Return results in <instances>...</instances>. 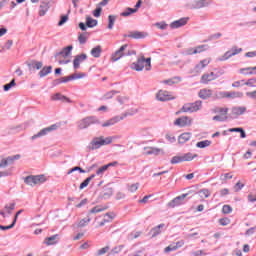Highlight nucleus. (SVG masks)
I'll return each instance as SVG.
<instances>
[{
  "mask_svg": "<svg viewBox=\"0 0 256 256\" xmlns=\"http://www.w3.org/2000/svg\"><path fill=\"white\" fill-rule=\"evenodd\" d=\"M91 125H101V121L97 116H88L77 122V128L80 131H83V129H89Z\"/></svg>",
  "mask_w": 256,
  "mask_h": 256,
  "instance_id": "obj_1",
  "label": "nucleus"
},
{
  "mask_svg": "<svg viewBox=\"0 0 256 256\" xmlns=\"http://www.w3.org/2000/svg\"><path fill=\"white\" fill-rule=\"evenodd\" d=\"M213 4V0H194L187 4L188 9H205Z\"/></svg>",
  "mask_w": 256,
  "mask_h": 256,
  "instance_id": "obj_2",
  "label": "nucleus"
},
{
  "mask_svg": "<svg viewBox=\"0 0 256 256\" xmlns=\"http://www.w3.org/2000/svg\"><path fill=\"white\" fill-rule=\"evenodd\" d=\"M202 105L203 102L201 100H197L196 102L185 104L182 107V111L184 113H195L201 109Z\"/></svg>",
  "mask_w": 256,
  "mask_h": 256,
  "instance_id": "obj_3",
  "label": "nucleus"
},
{
  "mask_svg": "<svg viewBox=\"0 0 256 256\" xmlns=\"http://www.w3.org/2000/svg\"><path fill=\"white\" fill-rule=\"evenodd\" d=\"M243 51V48H238L237 46H233L230 50L226 51L224 55L218 58V61H227L231 59V57H235V55H239Z\"/></svg>",
  "mask_w": 256,
  "mask_h": 256,
  "instance_id": "obj_4",
  "label": "nucleus"
},
{
  "mask_svg": "<svg viewBox=\"0 0 256 256\" xmlns=\"http://www.w3.org/2000/svg\"><path fill=\"white\" fill-rule=\"evenodd\" d=\"M59 129V125L57 124H52L49 127H46L42 130H40L37 134L33 135L31 137L32 141H35V139H39L41 137H45V135H48V133H51V131H57Z\"/></svg>",
  "mask_w": 256,
  "mask_h": 256,
  "instance_id": "obj_5",
  "label": "nucleus"
},
{
  "mask_svg": "<svg viewBox=\"0 0 256 256\" xmlns=\"http://www.w3.org/2000/svg\"><path fill=\"white\" fill-rule=\"evenodd\" d=\"M24 183H26V185H30L31 187H33L35 185H38V183H45V176H27L26 178H24Z\"/></svg>",
  "mask_w": 256,
  "mask_h": 256,
  "instance_id": "obj_6",
  "label": "nucleus"
},
{
  "mask_svg": "<svg viewBox=\"0 0 256 256\" xmlns=\"http://www.w3.org/2000/svg\"><path fill=\"white\" fill-rule=\"evenodd\" d=\"M103 146H104L103 136H100V137H95L92 139V141L88 145V149H89V151H95L97 149H101V147H103Z\"/></svg>",
  "mask_w": 256,
  "mask_h": 256,
  "instance_id": "obj_7",
  "label": "nucleus"
},
{
  "mask_svg": "<svg viewBox=\"0 0 256 256\" xmlns=\"http://www.w3.org/2000/svg\"><path fill=\"white\" fill-rule=\"evenodd\" d=\"M247 111V107L245 106H234L231 109V117L232 119H239L240 115H244Z\"/></svg>",
  "mask_w": 256,
  "mask_h": 256,
  "instance_id": "obj_8",
  "label": "nucleus"
},
{
  "mask_svg": "<svg viewBox=\"0 0 256 256\" xmlns=\"http://www.w3.org/2000/svg\"><path fill=\"white\" fill-rule=\"evenodd\" d=\"M219 75L215 74V72H211L210 74H203L201 76L200 83L203 85H208V83H211V81H215V79H218Z\"/></svg>",
  "mask_w": 256,
  "mask_h": 256,
  "instance_id": "obj_9",
  "label": "nucleus"
},
{
  "mask_svg": "<svg viewBox=\"0 0 256 256\" xmlns=\"http://www.w3.org/2000/svg\"><path fill=\"white\" fill-rule=\"evenodd\" d=\"M127 47H129V45L124 44L120 47L119 50H117L114 54H112V61H119V59H121V57H125V51H127Z\"/></svg>",
  "mask_w": 256,
  "mask_h": 256,
  "instance_id": "obj_10",
  "label": "nucleus"
},
{
  "mask_svg": "<svg viewBox=\"0 0 256 256\" xmlns=\"http://www.w3.org/2000/svg\"><path fill=\"white\" fill-rule=\"evenodd\" d=\"M156 99L158 101H172L173 99H175V97L171 96V93H169V91L160 90L156 94Z\"/></svg>",
  "mask_w": 256,
  "mask_h": 256,
  "instance_id": "obj_11",
  "label": "nucleus"
},
{
  "mask_svg": "<svg viewBox=\"0 0 256 256\" xmlns=\"http://www.w3.org/2000/svg\"><path fill=\"white\" fill-rule=\"evenodd\" d=\"M187 195L189 194H182L180 196H177L176 198H174L172 201H170L168 203V207H179V205H183V201H185V198L187 197Z\"/></svg>",
  "mask_w": 256,
  "mask_h": 256,
  "instance_id": "obj_12",
  "label": "nucleus"
},
{
  "mask_svg": "<svg viewBox=\"0 0 256 256\" xmlns=\"http://www.w3.org/2000/svg\"><path fill=\"white\" fill-rule=\"evenodd\" d=\"M145 57L142 56L137 60V62H134L131 64V69H134V71H143L145 69Z\"/></svg>",
  "mask_w": 256,
  "mask_h": 256,
  "instance_id": "obj_13",
  "label": "nucleus"
},
{
  "mask_svg": "<svg viewBox=\"0 0 256 256\" xmlns=\"http://www.w3.org/2000/svg\"><path fill=\"white\" fill-rule=\"evenodd\" d=\"M71 51H73V45H69L65 48H63L60 52H57L54 57L55 59H59V57H69L71 55Z\"/></svg>",
  "mask_w": 256,
  "mask_h": 256,
  "instance_id": "obj_14",
  "label": "nucleus"
},
{
  "mask_svg": "<svg viewBox=\"0 0 256 256\" xmlns=\"http://www.w3.org/2000/svg\"><path fill=\"white\" fill-rule=\"evenodd\" d=\"M198 96L200 97V99H203L204 101H206V99L213 98V90L203 88L198 92Z\"/></svg>",
  "mask_w": 256,
  "mask_h": 256,
  "instance_id": "obj_15",
  "label": "nucleus"
},
{
  "mask_svg": "<svg viewBox=\"0 0 256 256\" xmlns=\"http://www.w3.org/2000/svg\"><path fill=\"white\" fill-rule=\"evenodd\" d=\"M189 21V17L180 18L179 20H175L170 24V27L172 29H179V27H184V25H187V22Z\"/></svg>",
  "mask_w": 256,
  "mask_h": 256,
  "instance_id": "obj_16",
  "label": "nucleus"
},
{
  "mask_svg": "<svg viewBox=\"0 0 256 256\" xmlns=\"http://www.w3.org/2000/svg\"><path fill=\"white\" fill-rule=\"evenodd\" d=\"M14 210H15V203L6 204L3 210L0 211V215H2L3 218L5 219L7 215H11Z\"/></svg>",
  "mask_w": 256,
  "mask_h": 256,
  "instance_id": "obj_17",
  "label": "nucleus"
},
{
  "mask_svg": "<svg viewBox=\"0 0 256 256\" xmlns=\"http://www.w3.org/2000/svg\"><path fill=\"white\" fill-rule=\"evenodd\" d=\"M86 60H87V54H80L75 56L73 60L74 69H79L81 63H83V61H86Z\"/></svg>",
  "mask_w": 256,
  "mask_h": 256,
  "instance_id": "obj_18",
  "label": "nucleus"
},
{
  "mask_svg": "<svg viewBox=\"0 0 256 256\" xmlns=\"http://www.w3.org/2000/svg\"><path fill=\"white\" fill-rule=\"evenodd\" d=\"M119 121H123V117L121 116H114L113 118L107 120L102 124V127H113V125H116V123H119Z\"/></svg>",
  "mask_w": 256,
  "mask_h": 256,
  "instance_id": "obj_19",
  "label": "nucleus"
},
{
  "mask_svg": "<svg viewBox=\"0 0 256 256\" xmlns=\"http://www.w3.org/2000/svg\"><path fill=\"white\" fill-rule=\"evenodd\" d=\"M51 100L52 101H62V103H73V101H71V99L67 98V96L61 94V93H56L54 95L51 96Z\"/></svg>",
  "mask_w": 256,
  "mask_h": 256,
  "instance_id": "obj_20",
  "label": "nucleus"
},
{
  "mask_svg": "<svg viewBox=\"0 0 256 256\" xmlns=\"http://www.w3.org/2000/svg\"><path fill=\"white\" fill-rule=\"evenodd\" d=\"M210 63H211V58L201 60L199 64L195 66L196 73H201V71H203V69H205V67H207V65H209Z\"/></svg>",
  "mask_w": 256,
  "mask_h": 256,
  "instance_id": "obj_21",
  "label": "nucleus"
},
{
  "mask_svg": "<svg viewBox=\"0 0 256 256\" xmlns=\"http://www.w3.org/2000/svg\"><path fill=\"white\" fill-rule=\"evenodd\" d=\"M174 125H178V127H187V125H191V120L189 117H181L176 119Z\"/></svg>",
  "mask_w": 256,
  "mask_h": 256,
  "instance_id": "obj_22",
  "label": "nucleus"
},
{
  "mask_svg": "<svg viewBox=\"0 0 256 256\" xmlns=\"http://www.w3.org/2000/svg\"><path fill=\"white\" fill-rule=\"evenodd\" d=\"M124 37H129L130 39H145V33L139 31L129 32V34H125Z\"/></svg>",
  "mask_w": 256,
  "mask_h": 256,
  "instance_id": "obj_23",
  "label": "nucleus"
},
{
  "mask_svg": "<svg viewBox=\"0 0 256 256\" xmlns=\"http://www.w3.org/2000/svg\"><path fill=\"white\" fill-rule=\"evenodd\" d=\"M144 151L146 155H159V153H164L163 149L161 148H155V147H145Z\"/></svg>",
  "mask_w": 256,
  "mask_h": 256,
  "instance_id": "obj_24",
  "label": "nucleus"
},
{
  "mask_svg": "<svg viewBox=\"0 0 256 256\" xmlns=\"http://www.w3.org/2000/svg\"><path fill=\"white\" fill-rule=\"evenodd\" d=\"M59 242V235L55 234L50 237H47L44 241L46 245H56Z\"/></svg>",
  "mask_w": 256,
  "mask_h": 256,
  "instance_id": "obj_25",
  "label": "nucleus"
},
{
  "mask_svg": "<svg viewBox=\"0 0 256 256\" xmlns=\"http://www.w3.org/2000/svg\"><path fill=\"white\" fill-rule=\"evenodd\" d=\"M165 228V224L162 223V224H159L158 226L154 227L151 229V233H152V237H157V235H161V229H164Z\"/></svg>",
  "mask_w": 256,
  "mask_h": 256,
  "instance_id": "obj_26",
  "label": "nucleus"
},
{
  "mask_svg": "<svg viewBox=\"0 0 256 256\" xmlns=\"http://www.w3.org/2000/svg\"><path fill=\"white\" fill-rule=\"evenodd\" d=\"M243 97L242 92H227L225 91V98L227 99H237Z\"/></svg>",
  "mask_w": 256,
  "mask_h": 256,
  "instance_id": "obj_27",
  "label": "nucleus"
},
{
  "mask_svg": "<svg viewBox=\"0 0 256 256\" xmlns=\"http://www.w3.org/2000/svg\"><path fill=\"white\" fill-rule=\"evenodd\" d=\"M27 65H28V68L30 69V71H31V69L39 70V69H42L43 62L33 60V61L29 62Z\"/></svg>",
  "mask_w": 256,
  "mask_h": 256,
  "instance_id": "obj_28",
  "label": "nucleus"
},
{
  "mask_svg": "<svg viewBox=\"0 0 256 256\" xmlns=\"http://www.w3.org/2000/svg\"><path fill=\"white\" fill-rule=\"evenodd\" d=\"M189 139H191V133L189 132L183 133L178 137V143L183 145L184 143H187Z\"/></svg>",
  "mask_w": 256,
  "mask_h": 256,
  "instance_id": "obj_29",
  "label": "nucleus"
},
{
  "mask_svg": "<svg viewBox=\"0 0 256 256\" xmlns=\"http://www.w3.org/2000/svg\"><path fill=\"white\" fill-rule=\"evenodd\" d=\"M51 71H53L52 66H45L40 70L39 77H41V78L47 77V75H49V73H51Z\"/></svg>",
  "mask_w": 256,
  "mask_h": 256,
  "instance_id": "obj_30",
  "label": "nucleus"
},
{
  "mask_svg": "<svg viewBox=\"0 0 256 256\" xmlns=\"http://www.w3.org/2000/svg\"><path fill=\"white\" fill-rule=\"evenodd\" d=\"M102 49H101V46H96L94 47L92 50H91V55L92 57H95V59H99V57H101V53H102Z\"/></svg>",
  "mask_w": 256,
  "mask_h": 256,
  "instance_id": "obj_31",
  "label": "nucleus"
},
{
  "mask_svg": "<svg viewBox=\"0 0 256 256\" xmlns=\"http://www.w3.org/2000/svg\"><path fill=\"white\" fill-rule=\"evenodd\" d=\"M49 11V4L42 2L40 5L39 15L40 17L45 16V14Z\"/></svg>",
  "mask_w": 256,
  "mask_h": 256,
  "instance_id": "obj_32",
  "label": "nucleus"
},
{
  "mask_svg": "<svg viewBox=\"0 0 256 256\" xmlns=\"http://www.w3.org/2000/svg\"><path fill=\"white\" fill-rule=\"evenodd\" d=\"M97 23V20L93 19L92 17H86V26L90 29H93V27H97Z\"/></svg>",
  "mask_w": 256,
  "mask_h": 256,
  "instance_id": "obj_33",
  "label": "nucleus"
},
{
  "mask_svg": "<svg viewBox=\"0 0 256 256\" xmlns=\"http://www.w3.org/2000/svg\"><path fill=\"white\" fill-rule=\"evenodd\" d=\"M212 99L217 101V99H225V91H213Z\"/></svg>",
  "mask_w": 256,
  "mask_h": 256,
  "instance_id": "obj_34",
  "label": "nucleus"
},
{
  "mask_svg": "<svg viewBox=\"0 0 256 256\" xmlns=\"http://www.w3.org/2000/svg\"><path fill=\"white\" fill-rule=\"evenodd\" d=\"M93 179H95V174H92L90 177L86 178L81 184L79 189L83 190L85 189V187H87L89 185V183H91V181H93Z\"/></svg>",
  "mask_w": 256,
  "mask_h": 256,
  "instance_id": "obj_35",
  "label": "nucleus"
},
{
  "mask_svg": "<svg viewBox=\"0 0 256 256\" xmlns=\"http://www.w3.org/2000/svg\"><path fill=\"white\" fill-rule=\"evenodd\" d=\"M133 13H137V9L134 8H126L120 15L121 17H129L133 15Z\"/></svg>",
  "mask_w": 256,
  "mask_h": 256,
  "instance_id": "obj_36",
  "label": "nucleus"
},
{
  "mask_svg": "<svg viewBox=\"0 0 256 256\" xmlns=\"http://www.w3.org/2000/svg\"><path fill=\"white\" fill-rule=\"evenodd\" d=\"M210 145H211L210 140H203V141L196 143V147H198V149H205L206 147H209Z\"/></svg>",
  "mask_w": 256,
  "mask_h": 256,
  "instance_id": "obj_37",
  "label": "nucleus"
},
{
  "mask_svg": "<svg viewBox=\"0 0 256 256\" xmlns=\"http://www.w3.org/2000/svg\"><path fill=\"white\" fill-rule=\"evenodd\" d=\"M181 77H174L172 79L169 80H164L163 83L165 85H175V83H181Z\"/></svg>",
  "mask_w": 256,
  "mask_h": 256,
  "instance_id": "obj_38",
  "label": "nucleus"
},
{
  "mask_svg": "<svg viewBox=\"0 0 256 256\" xmlns=\"http://www.w3.org/2000/svg\"><path fill=\"white\" fill-rule=\"evenodd\" d=\"M209 46L207 44L199 45L196 48H194V53H203V51H208Z\"/></svg>",
  "mask_w": 256,
  "mask_h": 256,
  "instance_id": "obj_39",
  "label": "nucleus"
},
{
  "mask_svg": "<svg viewBox=\"0 0 256 256\" xmlns=\"http://www.w3.org/2000/svg\"><path fill=\"white\" fill-rule=\"evenodd\" d=\"M115 21H117V16L115 15L108 16V29H113V26L115 25Z\"/></svg>",
  "mask_w": 256,
  "mask_h": 256,
  "instance_id": "obj_40",
  "label": "nucleus"
},
{
  "mask_svg": "<svg viewBox=\"0 0 256 256\" xmlns=\"http://www.w3.org/2000/svg\"><path fill=\"white\" fill-rule=\"evenodd\" d=\"M89 223H91V218H89V217L84 218L78 222L77 227H79V228L87 227V225H89Z\"/></svg>",
  "mask_w": 256,
  "mask_h": 256,
  "instance_id": "obj_41",
  "label": "nucleus"
},
{
  "mask_svg": "<svg viewBox=\"0 0 256 256\" xmlns=\"http://www.w3.org/2000/svg\"><path fill=\"white\" fill-rule=\"evenodd\" d=\"M19 159H21V155L16 154L14 156L7 157L6 161L8 162V165H13V163Z\"/></svg>",
  "mask_w": 256,
  "mask_h": 256,
  "instance_id": "obj_42",
  "label": "nucleus"
},
{
  "mask_svg": "<svg viewBox=\"0 0 256 256\" xmlns=\"http://www.w3.org/2000/svg\"><path fill=\"white\" fill-rule=\"evenodd\" d=\"M119 94V91L116 90H111L109 92H107L104 96L103 99L107 100V99H113V97H115V95Z\"/></svg>",
  "mask_w": 256,
  "mask_h": 256,
  "instance_id": "obj_43",
  "label": "nucleus"
},
{
  "mask_svg": "<svg viewBox=\"0 0 256 256\" xmlns=\"http://www.w3.org/2000/svg\"><path fill=\"white\" fill-rule=\"evenodd\" d=\"M195 157H197V154H193L189 152L182 156V161H193Z\"/></svg>",
  "mask_w": 256,
  "mask_h": 256,
  "instance_id": "obj_44",
  "label": "nucleus"
},
{
  "mask_svg": "<svg viewBox=\"0 0 256 256\" xmlns=\"http://www.w3.org/2000/svg\"><path fill=\"white\" fill-rule=\"evenodd\" d=\"M138 112H139L138 109H130V110L126 111L124 114H122L120 117H123V119H125V117L136 115V113H138Z\"/></svg>",
  "mask_w": 256,
  "mask_h": 256,
  "instance_id": "obj_45",
  "label": "nucleus"
},
{
  "mask_svg": "<svg viewBox=\"0 0 256 256\" xmlns=\"http://www.w3.org/2000/svg\"><path fill=\"white\" fill-rule=\"evenodd\" d=\"M214 113H220V115H227L229 113V108H221V107H216L214 108Z\"/></svg>",
  "mask_w": 256,
  "mask_h": 256,
  "instance_id": "obj_46",
  "label": "nucleus"
},
{
  "mask_svg": "<svg viewBox=\"0 0 256 256\" xmlns=\"http://www.w3.org/2000/svg\"><path fill=\"white\" fill-rule=\"evenodd\" d=\"M245 71H249V75H256V66L240 69V73H245Z\"/></svg>",
  "mask_w": 256,
  "mask_h": 256,
  "instance_id": "obj_47",
  "label": "nucleus"
},
{
  "mask_svg": "<svg viewBox=\"0 0 256 256\" xmlns=\"http://www.w3.org/2000/svg\"><path fill=\"white\" fill-rule=\"evenodd\" d=\"M170 163L172 165H177V163H183V156H174V157H172Z\"/></svg>",
  "mask_w": 256,
  "mask_h": 256,
  "instance_id": "obj_48",
  "label": "nucleus"
},
{
  "mask_svg": "<svg viewBox=\"0 0 256 256\" xmlns=\"http://www.w3.org/2000/svg\"><path fill=\"white\" fill-rule=\"evenodd\" d=\"M15 85H16L15 79H12V80L10 81V83L5 84V85L3 86V89H4V91H10L12 87H15Z\"/></svg>",
  "mask_w": 256,
  "mask_h": 256,
  "instance_id": "obj_49",
  "label": "nucleus"
},
{
  "mask_svg": "<svg viewBox=\"0 0 256 256\" xmlns=\"http://www.w3.org/2000/svg\"><path fill=\"white\" fill-rule=\"evenodd\" d=\"M155 27H157L158 29H161V31H165V29H167V27H169V24H167L165 22H157V23H155Z\"/></svg>",
  "mask_w": 256,
  "mask_h": 256,
  "instance_id": "obj_50",
  "label": "nucleus"
},
{
  "mask_svg": "<svg viewBox=\"0 0 256 256\" xmlns=\"http://www.w3.org/2000/svg\"><path fill=\"white\" fill-rule=\"evenodd\" d=\"M78 41L80 43V45H85V43H87V34L82 33L78 36Z\"/></svg>",
  "mask_w": 256,
  "mask_h": 256,
  "instance_id": "obj_51",
  "label": "nucleus"
},
{
  "mask_svg": "<svg viewBox=\"0 0 256 256\" xmlns=\"http://www.w3.org/2000/svg\"><path fill=\"white\" fill-rule=\"evenodd\" d=\"M222 213H224V215H229V213H233V208L229 205H224L222 207Z\"/></svg>",
  "mask_w": 256,
  "mask_h": 256,
  "instance_id": "obj_52",
  "label": "nucleus"
},
{
  "mask_svg": "<svg viewBox=\"0 0 256 256\" xmlns=\"http://www.w3.org/2000/svg\"><path fill=\"white\" fill-rule=\"evenodd\" d=\"M113 139H114L113 136H109V137H106V138H104L102 136V143H103L104 146L105 145H111V143H113Z\"/></svg>",
  "mask_w": 256,
  "mask_h": 256,
  "instance_id": "obj_53",
  "label": "nucleus"
},
{
  "mask_svg": "<svg viewBox=\"0 0 256 256\" xmlns=\"http://www.w3.org/2000/svg\"><path fill=\"white\" fill-rule=\"evenodd\" d=\"M198 195L200 196V197H204L205 199H207V197H209V195H211V193L209 192V190H207V189H203V190H200L199 192H198Z\"/></svg>",
  "mask_w": 256,
  "mask_h": 256,
  "instance_id": "obj_54",
  "label": "nucleus"
},
{
  "mask_svg": "<svg viewBox=\"0 0 256 256\" xmlns=\"http://www.w3.org/2000/svg\"><path fill=\"white\" fill-rule=\"evenodd\" d=\"M117 101L120 103V105H125V103L129 101V98L127 96H118Z\"/></svg>",
  "mask_w": 256,
  "mask_h": 256,
  "instance_id": "obj_55",
  "label": "nucleus"
},
{
  "mask_svg": "<svg viewBox=\"0 0 256 256\" xmlns=\"http://www.w3.org/2000/svg\"><path fill=\"white\" fill-rule=\"evenodd\" d=\"M107 165H104L102 167H100L97 171H96V175H98L99 177L103 176V173H105V171H107Z\"/></svg>",
  "mask_w": 256,
  "mask_h": 256,
  "instance_id": "obj_56",
  "label": "nucleus"
},
{
  "mask_svg": "<svg viewBox=\"0 0 256 256\" xmlns=\"http://www.w3.org/2000/svg\"><path fill=\"white\" fill-rule=\"evenodd\" d=\"M83 77H85L84 73H79V74L75 73V74L70 75V79L72 81H75V79H83Z\"/></svg>",
  "mask_w": 256,
  "mask_h": 256,
  "instance_id": "obj_57",
  "label": "nucleus"
},
{
  "mask_svg": "<svg viewBox=\"0 0 256 256\" xmlns=\"http://www.w3.org/2000/svg\"><path fill=\"white\" fill-rule=\"evenodd\" d=\"M171 251H177V246L175 243L170 244L168 247L165 248V253H171Z\"/></svg>",
  "mask_w": 256,
  "mask_h": 256,
  "instance_id": "obj_58",
  "label": "nucleus"
},
{
  "mask_svg": "<svg viewBox=\"0 0 256 256\" xmlns=\"http://www.w3.org/2000/svg\"><path fill=\"white\" fill-rule=\"evenodd\" d=\"M221 37H223V34L218 32V33L210 35L209 38H208V41H213L215 39H221Z\"/></svg>",
  "mask_w": 256,
  "mask_h": 256,
  "instance_id": "obj_59",
  "label": "nucleus"
},
{
  "mask_svg": "<svg viewBox=\"0 0 256 256\" xmlns=\"http://www.w3.org/2000/svg\"><path fill=\"white\" fill-rule=\"evenodd\" d=\"M244 85H247V87H256V79L251 78L247 82H244Z\"/></svg>",
  "mask_w": 256,
  "mask_h": 256,
  "instance_id": "obj_60",
  "label": "nucleus"
},
{
  "mask_svg": "<svg viewBox=\"0 0 256 256\" xmlns=\"http://www.w3.org/2000/svg\"><path fill=\"white\" fill-rule=\"evenodd\" d=\"M137 189H139V183L131 184L128 187V191H130V193H135V191H137Z\"/></svg>",
  "mask_w": 256,
  "mask_h": 256,
  "instance_id": "obj_61",
  "label": "nucleus"
},
{
  "mask_svg": "<svg viewBox=\"0 0 256 256\" xmlns=\"http://www.w3.org/2000/svg\"><path fill=\"white\" fill-rule=\"evenodd\" d=\"M219 223L223 227H226V225H229V223H231V220L229 218H221L219 219Z\"/></svg>",
  "mask_w": 256,
  "mask_h": 256,
  "instance_id": "obj_62",
  "label": "nucleus"
},
{
  "mask_svg": "<svg viewBox=\"0 0 256 256\" xmlns=\"http://www.w3.org/2000/svg\"><path fill=\"white\" fill-rule=\"evenodd\" d=\"M182 53L183 55H196L195 48H187Z\"/></svg>",
  "mask_w": 256,
  "mask_h": 256,
  "instance_id": "obj_63",
  "label": "nucleus"
},
{
  "mask_svg": "<svg viewBox=\"0 0 256 256\" xmlns=\"http://www.w3.org/2000/svg\"><path fill=\"white\" fill-rule=\"evenodd\" d=\"M105 208H101L100 206H95L90 210V213H101V211H104Z\"/></svg>",
  "mask_w": 256,
  "mask_h": 256,
  "instance_id": "obj_64",
  "label": "nucleus"
}]
</instances>
